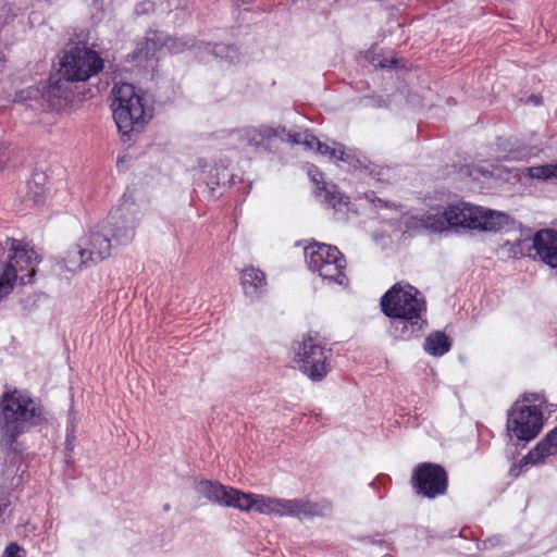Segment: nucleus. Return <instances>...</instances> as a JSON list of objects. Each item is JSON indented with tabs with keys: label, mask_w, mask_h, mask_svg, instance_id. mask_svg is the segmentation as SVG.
Wrapping results in <instances>:
<instances>
[{
	"label": "nucleus",
	"mask_w": 557,
	"mask_h": 557,
	"mask_svg": "<svg viewBox=\"0 0 557 557\" xmlns=\"http://www.w3.org/2000/svg\"><path fill=\"white\" fill-rule=\"evenodd\" d=\"M447 218L444 208L431 209L419 215H411L405 219V233L416 234L419 232L444 233L447 232Z\"/></svg>",
	"instance_id": "nucleus-17"
},
{
	"label": "nucleus",
	"mask_w": 557,
	"mask_h": 557,
	"mask_svg": "<svg viewBox=\"0 0 557 557\" xmlns=\"http://www.w3.org/2000/svg\"><path fill=\"white\" fill-rule=\"evenodd\" d=\"M338 161L344 162L354 171L370 168V160L358 149L347 148L343 145L342 150H338Z\"/></svg>",
	"instance_id": "nucleus-27"
},
{
	"label": "nucleus",
	"mask_w": 557,
	"mask_h": 557,
	"mask_svg": "<svg viewBox=\"0 0 557 557\" xmlns=\"http://www.w3.org/2000/svg\"><path fill=\"white\" fill-rule=\"evenodd\" d=\"M451 346L449 336L442 331H435L426 336L423 350L432 357H442L450 350Z\"/></svg>",
	"instance_id": "nucleus-26"
},
{
	"label": "nucleus",
	"mask_w": 557,
	"mask_h": 557,
	"mask_svg": "<svg viewBox=\"0 0 557 557\" xmlns=\"http://www.w3.org/2000/svg\"><path fill=\"white\" fill-rule=\"evenodd\" d=\"M219 45L220 44L205 42V44H202V49L209 53H212L216 58L224 59V55L226 54V50L218 49Z\"/></svg>",
	"instance_id": "nucleus-35"
},
{
	"label": "nucleus",
	"mask_w": 557,
	"mask_h": 557,
	"mask_svg": "<svg viewBox=\"0 0 557 557\" xmlns=\"http://www.w3.org/2000/svg\"><path fill=\"white\" fill-rule=\"evenodd\" d=\"M8 255L0 260V299L12 293L17 280L30 283L35 275L32 264L37 259L36 251L24 240L8 237L4 242Z\"/></svg>",
	"instance_id": "nucleus-4"
},
{
	"label": "nucleus",
	"mask_w": 557,
	"mask_h": 557,
	"mask_svg": "<svg viewBox=\"0 0 557 557\" xmlns=\"http://www.w3.org/2000/svg\"><path fill=\"white\" fill-rule=\"evenodd\" d=\"M10 506V500L8 498L0 499V516L2 512Z\"/></svg>",
	"instance_id": "nucleus-41"
},
{
	"label": "nucleus",
	"mask_w": 557,
	"mask_h": 557,
	"mask_svg": "<svg viewBox=\"0 0 557 557\" xmlns=\"http://www.w3.org/2000/svg\"><path fill=\"white\" fill-rule=\"evenodd\" d=\"M42 407L26 392L14 389L0 397V448L17 451V440L42 419Z\"/></svg>",
	"instance_id": "nucleus-2"
},
{
	"label": "nucleus",
	"mask_w": 557,
	"mask_h": 557,
	"mask_svg": "<svg viewBox=\"0 0 557 557\" xmlns=\"http://www.w3.org/2000/svg\"><path fill=\"white\" fill-rule=\"evenodd\" d=\"M533 249L540 259L550 268H557V232L541 230L533 237Z\"/></svg>",
	"instance_id": "nucleus-21"
},
{
	"label": "nucleus",
	"mask_w": 557,
	"mask_h": 557,
	"mask_svg": "<svg viewBox=\"0 0 557 557\" xmlns=\"http://www.w3.org/2000/svg\"><path fill=\"white\" fill-rule=\"evenodd\" d=\"M476 221L473 230L485 232H498L512 223L510 216L506 213L490 210L478 206Z\"/></svg>",
	"instance_id": "nucleus-23"
},
{
	"label": "nucleus",
	"mask_w": 557,
	"mask_h": 557,
	"mask_svg": "<svg viewBox=\"0 0 557 557\" xmlns=\"http://www.w3.org/2000/svg\"><path fill=\"white\" fill-rule=\"evenodd\" d=\"M332 509V504L322 499L321 502H310L304 498L283 499L278 498L277 516L280 517H323Z\"/></svg>",
	"instance_id": "nucleus-14"
},
{
	"label": "nucleus",
	"mask_w": 557,
	"mask_h": 557,
	"mask_svg": "<svg viewBox=\"0 0 557 557\" xmlns=\"http://www.w3.org/2000/svg\"><path fill=\"white\" fill-rule=\"evenodd\" d=\"M136 218L129 212L125 205L112 210L107 219L106 224L101 227L106 228L108 237L111 238L114 247L126 246L135 238Z\"/></svg>",
	"instance_id": "nucleus-11"
},
{
	"label": "nucleus",
	"mask_w": 557,
	"mask_h": 557,
	"mask_svg": "<svg viewBox=\"0 0 557 557\" xmlns=\"http://www.w3.org/2000/svg\"><path fill=\"white\" fill-rule=\"evenodd\" d=\"M240 285L246 296L258 298L267 292V275L259 268L253 265L246 267L240 272Z\"/></svg>",
	"instance_id": "nucleus-24"
},
{
	"label": "nucleus",
	"mask_w": 557,
	"mask_h": 557,
	"mask_svg": "<svg viewBox=\"0 0 557 557\" xmlns=\"http://www.w3.org/2000/svg\"><path fill=\"white\" fill-rule=\"evenodd\" d=\"M284 126L271 127L268 125H261L259 127L245 128L242 133V138L247 146L257 151H271L272 140L274 138L284 140Z\"/></svg>",
	"instance_id": "nucleus-18"
},
{
	"label": "nucleus",
	"mask_w": 557,
	"mask_h": 557,
	"mask_svg": "<svg viewBox=\"0 0 557 557\" xmlns=\"http://www.w3.org/2000/svg\"><path fill=\"white\" fill-rule=\"evenodd\" d=\"M165 45H169V41L163 33L149 29L145 37L136 42L134 50L126 55V61L147 69L157 52Z\"/></svg>",
	"instance_id": "nucleus-15"
},
{
	"label": "nucleus",
	"mask_w": 557,
	"mask_h": 557,
	"mask_svg": "<svg viewBox=\"0 0 557 557\" xmlns=\"http://www.w3.org/2000/svg\"><path fill=\"white\" fill-rule=\"evenodd\" d=\"M444 210L447 218L446 224L448 231L459 227L473 230V224L476 221L475 214L479 212L478 206L459 202L449 205L445 207Z\"/></svg>",
	"instance_id": "nucleus-20"
},
{
	"label": "nucleus",
	"mask_w": 557,
	"mask_h": 557,
	"mask_svg": "<svg viewBox=\"0 0 557 557\" xmlns=\"http://www.w3.org/2000/svg\"><path fill=\"white\" fill-rule=\"evenodd\" d=\"M172 42V45H170L169 47L171 49H174L176 52H180L182 49L180 47H176V40H170Z\"/></svg>",
	"instance_id": "nucleus-42"
},
{
	"label": "nucleus",
	"mask_w": 557,
	"mask_h": 557,
	"mask_svg": "<svg viewBox=\"0 0 557 557\" xmlns=\"http://www.w3.org/2000/svg\"><path fill=\"white\" fill-rule=\"evenodd\" d=\"M533 249V240L529 239H517L515 242H505L502 246V250L508 258L518 259L529 255Z\"/></svg>",
	"instance_id": "nucleus-28"
},
{
	"label": "nucleus",
	"mask_w": 557,
	"mask_h": 557,
	"mask_svg": "<svg viewBox=\"0 0 557 557\" xmlns=\"http://www.w3.org/2000/svg\"><path fill=\"white\" fill-rule=\"evenodd\" d=\"M196 491L211 503L233 507L239 510L243 491L225 486L216 481L201 480L196 485Z\"/></svg>",
	"instance_id": "nucleus-16"
},
{
	"label": "nucleus",
	"mask_w": 557,
	"mask_h": 557,
	"mask_svg": "<svg viewBox=\"0 0 557 557\" xmlns=\"http://www.w3.org/2000/svg\"><path fill=\"white\" fill-rule=\"evenodd\" d=\"M71 83L61 74L57 78L50 77L49 84L41 90V98L49 109L59 111L67 104L72 97Z\"/></svg>",
	"instance_id": "nucleus-19"
},
{
	"label": "nucleus",
	"mask_w": 557,
	"mask_h": 557,
	"mask_svg": "<svg viewBox=\"0 0 557 557\" xmlns=\"http://www.w3.org/2000/svg\"><path fill=\"white\" fill-rule=\"evenodd\" d=\"M306 263L327 285L347 286V261L336 246L313 243L305 248Z\"/></svg>",
	"instance_id": "nucleus-6"
},
{
	"label": "nucleus",
	"mask_w": 557,
	"mask_h": 557,
	"mask_svg": "<svg viewBox=\"0 0 557 557\" xmlns=\"http://www.w3.org/2000/svg\"><path fill=\"white\" fill-rule=\"evenodd\" d=\"M557 454V426L549 431L545 437L536 444L525 456L522 457L519 468L531 465H540L549 456Z\"/></svg>",
	"instance_id": "nucleus-22"
},
{
	"label": "nucleus",
	"mask_w": 557,
	"mask_h": 557,
	"mask_svg": "<svg viewBox=\"0 0 557 557\" xmlns=\"http://www.w3.org/2000/svg\"><path fill=\"white\" fill-rule=\"evenodd\" d=\"M103 69V60L90 49L75 47L67 51L60 63V74L74 82H85Z\"/></svg>",
	"instance_id": "nucleus-10"
},
{
	"label": "nucleus",
	"mask_w": 557,
	"mask_h": 557,
	"mask_svg": "<svg viewBox=\"0 0 557 557\" xmlns=\"http://www.w3.org/2000/svg\"><path fill=\"white\" fill-rule=\"evenodd\" d=\"M332 348L318 333H308L293 342L292 360L295 367L312 382L323 381L332 371Z\"/></svg>",
	"instance_id": "nucleus-3"
},
{
	"label": "nucleus",
	"mask_w": 557,
	"mask_h": 557,
	"mask_svg": "<svg viewBox=\"0 0 557 557\" xmlns=\"http://www.w3.org/2000/svg\"><path fill=\"white\" fill-rule=\"evenodd\" d=\"M219 45L220 44L205 42V44H202V49L209 53H212L216 58L224 59V55L226 54V50L218 49Z\"/></svg>",
	"instance_id": "nucleus-36"
},
{
	"label": "nucleus",
	"mask_w": 557,
	"mask_h": 557,
	"mask_svg": "<svg viewBox=\"0 0 557 557\" xmlns=\"http://www.w3.org/2000/svg\"><path fill=\"white\" fill-rule=\"evenodd\" d=\"M382 312L392 320L395 337L409 341L426 326V304L420 292L407 284L393 285L381 298Z\"/></svg>",
	"instance_id": "nucleus-1"
},
{
	"label": "nucleus",
	"mask_w": 557,
	"mask_h": 557,
	"mask_svg": "<svg viewBox=\"0 0 557 557\" xmlns=\"http://www.w3.org/2000/svg\"><path fill=\"white\" fill-rule=\"evenodd\" d=\"M343 144L333 141V145L330 146L325 143H320L317 149L318 153L327 157L331 161H338V150H342Z\"/></svg>",
	"instance_id": "nucleus-30"
},
{
	"label": "nucleus",
	"mask_w": 557,
	"mask_h": 557,
	"mask_svg": "<svg viewBox=\"0 0 557 557\" xmlns=\"http://www.w3.org/2000/svg\"><path fill=\"white\" fill-rule=\"evenodd\" d=\"M277 497L243 492L242 502L238 505L242 511L255 510L261 515L277 516Z\"/></svg>",
	"instance_id": "nucleus-25"
},
{
	"label": "nucleus",
	"mask_w": 557,
	"mask_h": 557,
	"mask_svg": "<svg viewBox=\"0 0 557 557\" xmlns=\"http://www.w3.org/2000/svg\"><path fill=\"white\" fill-rule=\"evenodd\" d=\"M74 441H75L74 428L72 426L71 429H67L66 440H65V448L69 451V454H71L74 450Z\"/></svg>",
	"instance_id": "nucleus-39"
},
{
	"label": "nucleus",
	"mask_w": 557,
	"mask_h": 557,
	"mask_svg": "<svg viewBox=\"0 0 557 557\" xmlns=\"http://www.w3.org/2000/svg\"><path fill=\"white\" fill-rule=\"evenodd\" d=\"M40 194H41V193H35V196H34V198H33L35 202H39V201H40V199H39V195H40Z\"/></svg>",
	"instance_id": "nucleus-44"
},
{
	"label": "nucleus",
	"mask_w": 557,
	"mask_h": 557,
	"mask_svg": "<svg viewBox=\"0 0 557 557\" xmlns=\"http://www.w3.org/2000/svg\"><path fill=\"white\" fill-rule=\"evenodd\" d=\"M525 157H527V154L521 156V157H513L512 159H513V160H520V159H523V158H525Z\"/></svg>",
	"instance_id": "nucleus-46"
},
{
	"label": "nucleus",
	"mask_w": 557,
	"mask_h": 557,
	"mask_svg": "<svg viewBox=\"0 0 557 557\" xmlns=\"http://www.w3.org/2000/svg\"><path fill=\"white\" fill-rule=\"evenodd\" d=\"M3 63H4V57L2 53H0V70L2 69Z\"/></svg>",
	"instance_id": "nucleus-45"
},
{
	"label": "nucleus",
	"mask_w": 557,
	"mask_h": 557,
	"mask_svg": "<svg viewBox=\"0 0 557 557\" xmlns=\"http://www.w3.org/2000/svg\"><path fill=\"white\" fill-rule=\"evenodd\" d=\"M528 175L541 181L557 178V162L550 164L535 165L528 169Z\"/></svg>",
	"instance_id": "nucleus-29"
},
{
	"label": "nucleus",
	"mask_w": 557,
	"mask_h": 557,
	"mask_svg": "<svg viewBox=\"0 0 557 557\" xmlns=\"http://www.w3.org/2000/svg\"><path fill=\"white\" fill-rule=\"evenodd\" d=\"M395 63H396V61L393 60V61H391L389 65H387L386 63H383V62H381L380 65H381V67H393L395 65Z\"/></svg>",
	"instance_id": "nucleus-43"
},
{
	"label": "nucleus",
	"mask_w": 557,
	"mask_h": 557,
	"mask_svg": "<svg viewBox=\"0 0 557 557\" xmlns=\"http://www.w3.org/2000/svg\"><path fill=\"white\" fill-rule=\"evenodd\" d=\"M114 245L106 228L101 225L90 228L67 251L65 265L69 271L76 272L84 267L95 265L112 255Z\"/></svg>",
	"instance_id": "nucleus-7"
},
{
	"label": "nucleus",
	"mask_w": 557,
	"mask_h": 557,
	"mask_svg": "<svg viewBox=\"0 0 557 557\" xmlns=\"http://www.w3.org/2000/svg\"><path fill=\"white\" fill-rule=\"evenodd\" d=\"M502 543V537L499 535H495L493 537H488L482 542L484 548H491Z\"/></svg>",
	"instance_id": "nucleus-40"
},
{
	"label": "nucleus",
	"mask_w": 557,
	"mask_h": 557,
	"mask_svg": "<svg viewBox=\"0 0 557 557\" xmlns=\"http://www.w3.org/2000/svg\"><path fill=\"white\" fill-rule=\"evenodd\" d=\"M113 119L119 131L127 135L141 128L151 117L152 111L144 102V97L127 83L115 84L112 89Z\"/></svg>",
	"instance_id": "nucleus-5"
},
{
	"label": "nucleus",
	"mask_w": 557,
	"mask_h": 557,
	"mask_svg": "<svg viewBox=\"0 0 557 557\" xmlns=\"http://www.w3.org/2000/svg\"><path fill=\"white\" fill-rule=\"evenodd\" d=\"M307 174L315 185L314 193L323 197V202L337 212L349 210V198L335 184L324 182L323 173L313 164L307 165Z\"/></svg>",
	"instance_id": "nucleus-13"
},
{
	"label": "nucleus",
	"mask_w": 557,
	"mask_h": 557,
	"mask_svg": "<svg viewBox=\"0 0 557 557\" xmlns=\"http://www.w3.org/2000/svg\"><path fill=\"white\" fill-rule=\"evenodd\" d=\"M301 140H302V146H305V148H307V149H312L313 147H315L318 149L319 144L321 143L319 140V138L315 135H313L311 132H309L308 129L302 132Z\"/></svg>",
	"instance_id": "nucleus-32"
},
{
	"label": "nucleus",
	"mask_w": 557,
	"mask_h": 557,
	"mask_svg": "<svg viewBox=\"0 0 557 557\" xmlns=\"http://www.w3.org/2000/svg\"><path fill=\"white\" fill-rule=\"evenodd\" d=\"M218 49L226 50V54L224 55V60L230 63L239 62V51L235 46L232 45H219Z\"/></svg>",
	"instance_id": "nucleus-31"
},
{
	"label": "nucleus",
	"mask_w": 557,
	"mask_h": 557,
	"mask_svg": "<svg viewBox=\"0 0 557 557\" xmlns=\"http://www.w3.org/2000/svg\"><path fill=\"white\" fill-rule=\"evenodd\" d=\"M153 11H154V3L150 0H145L143 2H139L135 7V13L137 15L149 14V13H152Z\"/></svg>",
	"instance_id": "nucleus-33"
},
{
	"label": "nucleus",
	"mask_w": 557,
	"mask_h": 557,
	"mask_svg": "<svg viewBox=\"0 0 557 557\" xmlns=\"http://www.w3.org/2000/svg\"><path fill=\"white\" fill-rule=\"evenodd\" d=\"M410 484L417 496L435 499L447 494L448 473L438 463L421 462L414 467Z\"/></svg>",
	"instance_id": "nucleus-8"
},
{
	"label": "nucleus",
	"mask_w": 557,
	"mask_h": 557,
	"mask_svg": "<svg viewBox=\"0 0 557 557\" xmlns=\"http://www.w3.org/2000/svg\"><path fill=\"white\" fill-rule=\"evenodd\" d=\"M543 426V413L535 405L516 403L508 411L507 433L512 440L530 442L537 436Z\"/></svg>",
	"instance_id": "nucleus-9"
},
{
	"label": "nucleus",
	"mask_w": 557,
	"mask_h": 557,
	"mask_svg": "<svg viewBox=\"0 0 557 557\" xmlns=\"http://www.w3.org/2000/svg\"><path fill=\"white\" fill-rule=\"evenodd\" d=\"M284 140L290 143L293 145H302V132H289L285 128V133L283 134Z\"/></svg>",
	"instance_id": "nucleus-34"
},
{
	"label": "nucleus",
	"mask_w": 557,
	"mask_h": 557,
	"mask_svg": "<svg viewBox=\"0 0 557 557\" xmlns=\"http://www.w3.org/2000/svg\"><path fill=\"white\" fill-rule=\"evenodd\" d=\"M307 174L315 185L314 193L323 197V202L337 212L349 210V198L335 184L324 182L323 173L313 164L307 165Z\"/></svg>",
	"instance_id": "nucleus-12"
},
{
	"label": "nucleus",
	"mask_w": 557,
	"mask_h": 557,
	"mask_svg": "<svg viewBox=\"0 0 557 557\" xmlns=\"http://www.w3.org/2000/svg\"><path fill=\"white\" fill-rule=\"evenodd\" d=\"M370 171V174L377 177L379 181H384V175L389 172V169L381 168V166H374L370 162V168L368 169Z\"/></svg>",
	"instance_id": "nucleus-37"
},
{
	"label": "nucleus",
	"mask_w": 557,
	"mask_h": 557,
	"mask_svg": "<svg viewBox=\"0 0 557 557\" xmlns=\"http://www.w3.org/2000/svg\"><path fill=\"white\" fill-rule=\"evenodd\" d=\"M21 547L16 543L9 544L0 557H20Z\"/></svg>",
	"instance_id": "nucleus-38"
}]
</instances>
